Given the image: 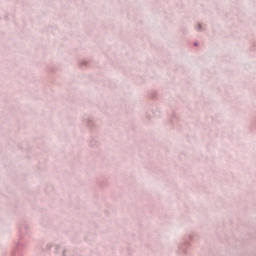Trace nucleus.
<instances>
[{
  "label": "nucleus",
  "mask_w": 256,
  "mask_h": 256,
  "mask_svg": "<svg viewBox=\"0 0 256 256\" xmlns=\"http://www.w3.org/2000/svg\"><path fill=\"white\" fill-rule=\"evenodd\" d=\"M197 29H201V24H198V28Z\"/></svg>",
  "instance_id": "f257e3e1"
}]
</instances>
